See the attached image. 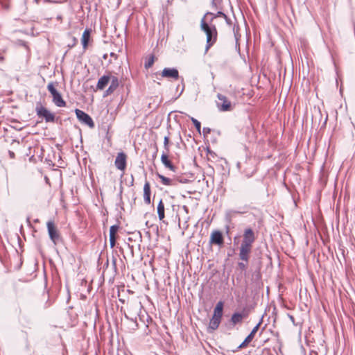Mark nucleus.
Segmentation results:
<instances>
[{
  "mask_svg": "<svg viewBox=\"0 0 355 355\" xmlns=\"http://www.w3.org/2000/svg\"><path fill=\"white\" fill-rule=\"evenodd\" d=\"M255 240L256 236L254 231L251 228H246L243 232L239 254V259L246 263L249 261Z\"/></svg>",
  "mask_w": 355,
  "mask_h": 355,
  "instance_id": "nucleus-1",
  "label": "nucleus"
},
{
  "mask_svg": "<svg viewBox=\"0 0 355 355\" xmlns=\"http://www.w3.org/2000/svg\"><path fill=\"white\" fill-rule=\"evenodd\" d=\"M109 83H110V85L105 92V96L112 94L119 87V78L116 76H113L110 72H109L107 74L101 76L98 79V83L96 84L97 90H103Z\"/></svg>",
  "mask_w": 355,
  "mask_h": 355,
  "instance_id": "nucleus-2",
  "label": "nucleus"
},
{
  "mask_svg": "<svg viewBox=\"0 0 355 355\" xmlns=\"http://www.w3.org/2000/svg\"><path fill=\"white\" fill-rule=\"evenodd\" d=\"M200 28L206 34V51L211 48L217 41L218 33L215 26H210L202 19L200 21Z\"/></svg>",
  "mask_w": 355,
  "mask_h": 355,
  "instance_id": "nucleus-3",
  "label": "nucleus"
},
{
  "mask_svg": "<svg viewBox=\"0 0 355 355\" xmlns=\"http://www.w3.org/2000/svg\"><path fill=\"white\" fill-rule=\"evenodd\" d=\"M223 302L220 301L215 306L213 316L209 321V327L212 330H216L218 327L223 316Z\"/></svg>",
  "mask_w": 355,
  "mask_h": 355,
  "instance_id": "nucleus-4",
  "label": "nucleus"
},
{
  "mask_svg": "<svg viewBox=\"0 0 355 355\" xmlns=\"http://www.w3.org/2000/svg\"><path fill=\"white\" fill-rule=\"evenodd\" d=\"M47 89L50 92L53 98L54 104L59 107H63L66 106V102L62 98V95L55 87V83L51 82L47 85Z\"/></svg>",
  "mask_w": 355,
  "mask_h": 355,
  "instance_id": "nucleus-5",
  "label": "nucleus"
},
{
  "mask_svg": "<svg viewBox=\"0 0 355 355\" xmlns=\"http://www.w3.org/2000/svg\"><path fill=\"white\" fill-rule=\"evenodd\" d=\"M169 143L170 139L168 136L164 137V146L166 150V152H163L161 156L162 163L164 165V166L168 168L170 171L175 172L176 167L172 164L171 161L168 158V152H169Z\"/></svg>",
  "mask_w": 355,
  "mask_h": 355,
  "instance_id": "nucleus-6",
  "label": "nucleus"
},
{
  "mask_svg": "<svg viewBox=\"0 0 355 355\" xmlns=\"http://www.w3.org/2000/svg\"><path fill=\"white\" fill-rule=\"evenodd\" d=\"M35 112L38 117L44 119L46 123H53L55 121V114L41 103L37 104Z\"/></svg>",
  "mask_w": 355,
  "mask_h": 355,
  "instance_id": "nucleus-7",
  "label": "nucleus"
},
{
  "mask_svg": "<svg viewBox=\"0 0 355 355\" xmlns=\"http://www.w3.org/2000/svg\"><path fill=\"white\" fill-rule=\"evenodd\" d=\"M46 227L50 239L54 244H57L58 241L60 239V234L54 221L52 220H49L46 223Z\"/></svg>",
  "mask_w": 355,
  "mask_h": 355,
  "instance_id": "nucleus-8",
  "label": "nucleus"
},
{
  "mask_svg": "<svg viewBox=\"0 0 355 355\" xmlns=\"http://www.w3.org/2000/svg\"><path fill=\"white\" fill-rule=\"evenodd\" d=\"M218 102H217L218 108L222 112H229L233 110V105L229 99L224 95L218 94L217 95Z\"/></svg>",
  "mask_w": 355,
  "mask_h": 355,
  "instance_id": "nucleus-9",
  "label": "nucleus"
},
{
  "mask_svg": "<svg viewBox=\"0 0 355 355\" xmlns=\"http://www.w3.org/2000/svg\"><path fill=\"white\" fill-rule=\"evenodd\" d=\"M75 113L76 115V117L78 119L83 123L86 124L88 125L90 128H94V123L92 119V117L85 112L76 109Z\"/></svg>",
  "mask_w": 355,
  "mask_h": 355,
  "instance_id": "nucleus-10",
  "label": "nucleus"
},
{
  "mask_svg": "<svg viewBox=\"0 0 355 355\" xmlns=\"http://www.w3.org/2000/svg\"><path fill=\"white\" fill-rule=\"evenodd\" d=\"M127 158V155L123 152H121L117 154L114 161V164L117 169L121 171H124L125 170Z\"/></svg>",
  "mask_w": 355,
  "mask_h": 355,
  "instance_id": "nucleus-11",
  "label": "nucleus"
},
{
  "mask_svg": "<svg viewBox=\"0 0 355 355\" xmlns=\"http://www.w3.org/2000/svg\"><path fill=\"white\" fill-rule=\"evenodd\" d=\"M119 228L120 227L118 225H112L110 228V244L111 248L116 245V242L119 237L118 232Z\"/></svg>",
  "mask_w": 355,
  "mask_h": 355,
  "instance_id": "nucleus-12",
  "label": "nucleus"
},
{
  "mask_svg": "<svg viewBox=\"0 0 355 355\" xmlns=\"http://www.w3.org/2000/svg\"><path fill=\"white\" fill-rule=\"evenodd\" d=\"M261 322H259L251 331L250 334L245 338L244 341L239 346V349L245 348L246 347L248 344L253 340L254 338L255 334L258 331Z\"/></svg>",
  "mask_w": 355,
  "mask_h": 355,
  "instance_id": "nucleus-13",
  "label": "nucleus"
},
{
  "mask_svg": "<svg viewBox=\"0 0 355 355\" xmlns=\"http://www.w3.org/2000/svg\"><path fill=\"white\" fill-rule=\"evenodd\" d=\"M210 243L218 245H222L224 243V239L222 233L218 230H214L210 236Z\"/></svg>",
  "mask_w": 355,
  "mask_h": 355,
  "instance_id": "nucleus-14",
  "label": "nucleus"
},
{
  "mask_svg": "<svg viewBox=\"0 0 355 355\" xmlns=\"http://www.w3.org/2000/svg\"><path fill=\"white\" fill-rule=\"evenodd\" d=\"M162 76L178 80L179 78V72L174 68H164L162 72Z\"/></svg>",
  "mask_w": 355,
  "mask_h": 355,
  "instance_id": "nucleus-15",
  "label": "nucleus"
},
{
  "mask_svg": "<svg viewBox=\"0 0 355 355\" xmlns=\"http://www.w3.org/2000/svg\"><path fill=\"white\" fill-rule=\"evenodd\" d=\"M150 184L148 181H146L144 186V200L146 205L150 204Z\"/></svg>",
  "mask_w": 355,
  "mask_h": 355,
  "instance_id": "nucleus-16",
  "label": "nucleus"
},
{
  "mask_svg": "<svg viewBox=\"0 0 355 355\" xmlns=\"http://www.w3.org/2000/svg\"><path fill=\"white\" fill-rule=\"evenodd\" d=\"M90 37L91 30L87 28L84 31L81 37V43L84 50H86L87 49Z\"/></svg>",
  "mask_w": 355,
  "mask_h": 355,
  "instance_id": "nucleus-17",
  "label": "nucleus"
},
{
  "mask_svg": "<svg viewBox=\"0 0 355 355\" xmlns=\"http://www.w3.org/2000/svg\"><path fill=\"white\" fill-rule=\"evenodd\" d=\"M157 211L159 219L160 220H162L165 217V213H164L165 206H164V203L162 201V200H159V202L157 205Z\"/></svg>",
  "mask_w": 355,
  "mask_h": 355,
  "instance_id": "nucleus-18",
  "label": "nucleus"
},
{
  "mask_svg": "<svg viewBox=\"0 0 355 355\" xmlns=\"http://www.w3.org/2000/svg\"><path fill=\"white\" fill-rule=\"evenodd\" d=\"M158 178L160 179V182L163 185L165 186H174L175 185V182L168 178L164 176L163 175L157 174Z\"/></svg>",
  "mask_w": 355,
  "mask_h": 355,
  "instance_id": "nucleus-19",
  "label": "nucleus"
},
{
  "mask_svg": "<svg viewBox=\"0 0 355 355\" xmlns=\"http://www.w3.org/2000/svg\"><path fill=\"white\" fill-rule=\"evenodd\" d=\"M243 319V315L239 313H235L232 315L231 318L232 323L235 325L238 323L241 322Z\"/></svg>",
  "mask_w": 355,
  "mask_h": 355,
  "instance_id": "nucleus-20",
  "label": "nucleus"
},
{
  "mask_svg": "<svg viewBox=\"0 0 355 355\" xmlns=\"http://www.w3.org/2000/svg\"><path fill=\"white\" fill-rule=\"evenodd\" d=\"M155 60V57L153 55H150L148 58H146V61L145 65H144L145 68H146V69L150 68L153 65Z\"/></svg>",
  "mask_w": 355,
  "mask_h": 355,
  "instance_id": "nucleus-21",
  "label": "nucleus"
},
{
  "mask_svg": "<svg viewBox=\"0 0 355 355\" xmlns=\"http://www.w3.org/2000/svg\"><path fill=\"white\" fill-rule=\"evenodd\" d=\"M207 156L208 159L212 160L216 157V154L214 152H213L211 150H210L209 148H207Z\"/></svg>",
  "mask_w": 355,
  "mask_h": 355,
  "instance_id": "nucleus-22",
  "label": "nucleus"
},
{
  "mask_svg": "<svg viewBox=\"0 0 355 355\" xmlns=\"http://www.w3.org/2000/svg\"><path fill=\"white\" fill-rule=\"evenodd\" d=\"M191 121L192 123H193L195 128H196V130L200 132V128H201V124L196 119L194 118H191Z\"/></svg>",
  "mask_w": 355,
  "mask_h": 355,
  "instance_id": "nucleus-23",
  "label": "nucleus"
},
{
  "mask_svg": "<svg viewBox=\"0 0 355 355\" xmlns=\"http://www.w3.org/2000/svg\"><path fill=\"white\" fill-rule=\"evenodd\" d=\"M77 43H78V40H77V38H76V37H71V43H69V44H68V46H69V48H73V47H74V46L77 44Z\"/></svg>",
  "mask_w": 355,
  "mask_h": 355,
  "instance_id": "nucleus-24",
  "label": "nucleus"
},
{
  "mask_svg": "<svg viewBox=\"0 0 355 355\" xmlns=\"http://www.w3.org/2000/svg\"><path fill=\"white\" fill-rule=\"evenodd\" d=\"M223 17L227 22L230 20L228 19V17H227V15L225 14H224L223 12H220V11L218 12V13L216 14V15L214 17Z\"/></svg>",
  "mask_w": 355,
  "mask_h": 355,
  "instance_id": "nucleus-25",
  "label": "nucleus"
},
{
  "mask_svg": "<svg viewBox=\"0 0 355 355\" xmlns=\"http://www.w3.org/2000/svg\"><path fill=\"white\" fill-rule=\"evenodd\" d=\"M238 266H239V268L243 270H245V268H246V263H244L243 262H239L238 263Z\"/></svg>",
  "mask_w": 355,
  "mask_h": 355,
  "instance_id": "nucleus-26",
  "label": "nucleus"
},
{
  "mask_svg": "<svg viewBox=\"0 0 355 355\" xmlns=\"http://www.w3.org/2000/svg\"><path fill=\"white\" fill-rule=\"evenodd\" d=\"M9 155L11 158H15V153L12 151H9Z\"/></svg>",
  "mask_w": 355,
  "mask_h": 355,
  "instance_id": "nucleus-27",
  "label": "nucleus"
}]
</instances>
